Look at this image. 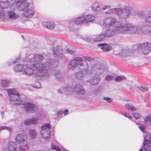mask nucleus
<instances>
[{
  "label": "nucleus",
  "instance_id": "obj_1",
  "mask_svg": "<svg viewBox=\"0 0 151 151\" xmlns=\"http://www.w3.org/2000/svg\"><path fill=\"white\" fill-rule=\"evenodd\" d=\"M27 61V62L26 59L24 61L25 66L23 74L31 76L34 74L35 71L36 78L38 79H47L51 75H54L58 80L59 79L60 72L57 70L51 71L49 70L50 65L49 62L34 64L29 63L28 60Z\"/></svg>",
  "mask_w": 151,
  "mask_h": 151
},
{
  "label": "nucleus",
  "instance_id": "obj_2",
  "mask_svg": "<svg viewBox=\"0 0 151 151\" xmlns=\"http://www.w3.org/2000/svg\"><path fill=\"white\" fill-rule=\"evenodd\" d=\"M78 68L88 76L93 74L99 76L108 70V69L105 66L98 63L92 64L91 68L89 69L88 63L86 61H83V59L82 61L79 62Z\"/></svg>",
  "mask_w": 151,
  "mask_h": 151
},
{
  "label": "nucleus",
  "instance_id": "obj_3",
  "mask_svg": "<svg viewBox=\"0 0 151 151\" xmlns=\"http://www.w3.org/2000/svg\"><path fill=\"white\" fill-rule=\"evenodd\" d=\"M6 90L7 92L8 95L9 96V100L11 104L17 106L22 104V101L20 98L19 94L16 89H6Z\"/></svg>",
  "mask_w": 151,
  "mask_h": 151
},
{
  "label": "nucleus",
  "instance_id": "obj_4",
  "mask_svg": "<svg viewBox=\"0 0 151 151\" xmlns=\"http://www.w3.org/2000/svg\"><path fill=\"white\" fill-rule=\"evenodd\" d=\"M119 24L121 34L138 33L139 32L140 29L138 26L130 24H123L122 23H119Z\"/></svg>",
  "mask_w": 151,
  "mask_h": 151
},
{
  "label": "nucleus",
  "instance_id": "obj_5",
  "mask_svg": "<svg viewBox=\"0 0 151 151\" xmlns=\"http://www.w3.org/2000/svg\"><path fill=\"white\" fill-rule=\"evenodd\" d=\"M27 137V135L24 133H21L16 136V141L20 143L19 145L20 150L24 151L29 148V144L26 141Z\"/></svg>",
  "mask_w": 151,
  "mask_h": 151
},
{
  "label": "nucleus",
  "instance_id": "obj_6",
  "mask_svg": "<svg viewBox=\"0 0 151 151\" xmlns=\"http://www.w3.org/2000/svg\"><path fill=\"white\" fill-rule=\"evenodd\" d=\"M132 9V8L129 5L124 6L122 8H118L117 15L120 19H126L130 16Z\"/></svg>",
  "mask_w": 151,
  "mask_h": 151
},
{
  "label": "nucleus",
  "instance_id": "obj_7",
  "mask_svg": "<svg viewBox=\"0 0 151 151\" xmlns=\"http://www.w3.org/2000/svg\"><path fill=\"white\" fill-rule=\"evenodd\" d=\"M106 38H109L117 34H121L119 23L118 22L115 28H107L104 32Z\"/></svg>",
  "mask_w": 151,
  "mask_h": 151
},
{
  "label": "nucleus",
  "instance_id": "obj_8",
  "mask_svg": "<svg viewBox=\"0 0 151 151\" xmlns=\"http://www.w3.org/2000/svg\"><path fill=\"white\" fill-rule=\"evenodd\" d=\"M51 126L49 123L44 124L41 127V135L45 139H48L50 136Z\"/></svg>",
  "mask_w": 151,
  "mask_h": 151
},
{
  "label": "nucleus",
  "instance_id": "obj_9",
  "mask_svg": "<svg viewBox=\"0 0 151 151\" xmlns=\"http://www.w3.org/2000/svg\"><path fill=\"white\" fill-rule=\"evenodd\" d=\"M23 107L25 111L31 113L36 112L38 109L37 106L32 102H27L24 103Z\"/></svg>",
  "mask_w": 151,
  "mask_h": 151
},
{
  "label": "nucleus",
  "instance_id": "obj_10",
  "mask_svg": "<svg viewBox=\"0 0 151 151\" xmlns=\"http://www.w3.org/2000/svg\"><path fill=\"white\" fill-rule=\"evenodd\" d=\"M118 22L121 23L120 22L117 21L115 18L110 17L106 18L104 20L103 25L104 27H106L113 26V28H115L116 24Z\"/></svg>",
  "mask_w": 151,
  "mask_h": 151
},
{
  "label": "nucleus",
  "instance_id": "obj_11",
  "mask_svg": "<svg viewBox=\"0 0 151 151\" xmlns=\"http://www.w3.org/2000/svg\"><path fill=\"white\" fill-rule=\"evenodd\" d=\"M83 60V58L79 57H76L73 58L69 63L68 65V70H73L76 68L78 66L79 62H81Z\"/></svg>",
  "mask_w": 151,
  "mask_h": 151
},
{
  "label": "nucleus",
  "instance_id": "obj_12",
  "mask_svg": "<svg viewBox=\"0 0 151 151\" xmlns=\"http://www.w3.org/2000/svg\"><path fill=\"white\" fill-rule=\"evenodd\" d=\"M26 60L29 61V63L34 64V61L36 62H41L44 59V57L42 55L40 54H38L35 55L32 54L29 55L28 58H26Z\"/></svg>",
  "mask_w": 151,
  "mask_h": 151
},
{
  "label": "nucleus",
  "instance_id": "obj_13",
  "mask_svg": "<svg viewBox=\"0 0 151 151\" xmlns=\"http://www.w3.org/2000/svg\"><path fill=\"white\" fill-rule=\"evenodd\" d=\"M140 47L142 53L147 55L151 51V43L145 42L140 44Z\"/></svg>",
  "mask_w": 151,
  "mask_h": 151
},
{
  "label": "nucleus",
  "instance_id": "obj_14",
  "mask_svg": "<svg viewBox=\"0 0 151 151\" xmlns=\"http://www.w3.org/2000/svg\"><path fill=\"white\" fill-rule=\"evenodd\" d=\"M74 89L70 86L61 87L58 90L59 93H63L67 95L72 94L74 92Z\"/></svg>",
  "mask_w": 151,
  "mask_h": 151
},
{
  "label": "nucleus",
  "instance_id": "obj_15",
  "mask_svg": "<svg viewBox=\"0 0 151 151\" xmlns=\"http://www.w3.org/2000/svg\"><path fill=\"white\" fill-rule=\"evenodd\" d=\"M143 145L145 150L151 151V134L147 135L144 138Z\"/></svg>",
  "mask_w": 151,
  "mask_h": 151
},
{
  "label": "nucleus",
  "instance_id": "obj_16",
  "mask_svg": "<svg viewBox=\"0 0 151 151\" xmlns=\"http://www.w3.org/2000/svg\"><path fill=\"white\" fill-rule=\"evenodd\" d=\"M73 89L74 91L78 95H84L85 93V89L81 84H76Z\"/></svg>",
  "mask_w": 151,
  "mask_h": 151
},
{
  "label": "nucleus",
  "instance_id": "obj_17",
  "mask_svg": "<svg viewBox=\"0 0 151 151\" xmlns=\"http://www.w3.org/2000/svg\"><path fill=\"white\" fill-rule=\"evenodd\" d=\"M41 115L37 116L36 118L33 117L31 118L27 119L24 122V124L26 125H30V124H34L38 123V121L40 119Z\"/></svg>",
  "mask_w": 151,
  "mask_h": 151
},
{
  "label": "nucleus",
  "instance_id": "obj_18",
  "mask_svg": "<svg viewBox=\"0 0 151 151\" xmlns=\"http://www.w3.org/2000/svg\"><path fill=\"white\" fill-rule=\"evenodd\" d=\"M63 52V50L61 47L57 46L54 47L53 53V55L55 58H61Z\"/></svg>",
  "mask_w": 151,
  "mask_h": 151
},
{
  "label": "nucleus",
  "instance_id": "obj_19",
  "mask_svg": "<svg viewBox=\"0 0 151 151\" xmlns=\"http://www.w3.org/2000/svg\"><path fill=\"white\" fill-rule=\"evenodd\" d=\"M17 147L16 144L12 142H10L9 143L8 149L4 147L3 148V151H17Z\"/></svg>",
  "mask_w": 151,
  "mask_h": 151
},
{
  "label": "nucleus",
  "instance_id": "obj_20",
  "mask_svg": "<svg viewBox=\"0 0 151 151\" xmlns=\"http://www.w3.org/2000/svg\"><path fill=\"white\" fill-rule=\"evenodd\" d=\"M84 23L93 22L95 19V16L91 14H83Z\"/></svg>",
  "mask_w": 151,
  "mask_h": 151
},
{
  "label": "nucleus",
  "instance_id": "obj_21",
  "mask_svg": "<svg viewBox=\"0 0 151 151\" xmlns=\"http://www.w3.org/2000/svg\"><path fill=\"white\" fill-rule=\"evenodd\" d=\"M140 29L144 33H151V25H147L146 24H143L140 27Z\"/></svg>",
  "mask_w": 151,
  "mask_h": 151
},
{
  "label": "nucleus",
  "instance_id": "obj_22",
  "mask_svg": "<svg viewBox=\"0 0 151 151\" xmlns=\"http://www.w3.org/2000/svg\"><path fill=\"white\" fill-rule=\"evenodd\" d=\"M42 24L44 27L51 29H53L55 26V23L51 21L43 22Z\"/></svg>",
  "mask_w": 151,
  "mask_h": 151
},
{
  "label": "nucleus",
  "instance_id": "obj_23",
  "mask_svg": "<svg viewBox=\"0 0 151 151\" xmlns=\"http://www.w3.org/2000/svg\"><path fill=\"white\" fill-rule=\"evenodd\" d=\"M100 78L99 77L93 76L91 79L88 80L87 82L90 83L93 85H96L98 84L100 81Z\"/></svg>",
  "mask_w": 151,
  "mask_h": 151
},
{
  "label": "nucleus",
  "instance_id": "obj_24",
  "mask_svg": "<svg viewBox=\"0 0 151 151\" xmlns=\"http://www.w3.org/2000/svg\"><path fill=\"white\" fill-rule=\"evenodd\" d=\"M30 3L27 2L24 4H20L17 5L18 9L20 11H25L28 9Z\"/></svg>",
  "mask_w": 151,
  "mask_h": 151
},
{
  "label": "nucleus",
  "instance_id": "obj_25",
  "mask_svg": "<svg viewBox=\"0 0 151 151\" xmlns=\"http://www.w3.org/2000/svg\"><path fill=\"white\" fill-rule=\"evenodd\" d=\"M97 46L100 47L101 49L104 52L109 51L112 49L111 47L108 46L107 44L105 43L99 44Z\"/></svg>",
  "mask_w": 151,
  "mask_h": 151
},
{
  "label": "nucleus",
  "instance_id": "obj_26",
  "mask_svg": "<svg viewBox=\"0 0 151 151\" xmlns=\"http://www.w3.org/2000/svg\"><path fill=\"white\" fill-rule=\"evenodd\" d=\"M35 13L34 12L32 9H26L23 12V15L26 17H32Z\"/></svg>",
  "mask_w": 151,
  "mask_h": 151
},
{
  "label": "nucleus",
  "instance_id": "obj_27",
  "mask_svg": "<svg viewBox=\"0 0 151 151\" xmlns=\"http://www.w3.org/2000/svg\"><path fill=\"white\" fill-rule=\"evenodd\" d=\"M91 6L92 10L94 12H98L102 10L101 7L96 2L93 3Z\"/></svg>",
  "mask_w": 151,
  "mask_h": 151
},
{
  "label": "nucleus",
  "instance_id": "obj_28",
  "mask_svg": "<svg viewBox=\"0 0 151 151\" xmlns=\"http://www.w3.org/2000/svg\"><path fill=\"white\" fill-rule=\"evenodd\" d=\"M106 38L104 32H102L93 38V40L94 42H99L104 40Z\"/></svg>",
  "mask_w": 151,
  "mask_h": 151
},
{
  "label": "nucleus",
  "instance_id": "obj_29",
  "mask_svg": "<svg viewBox=\"0 0 151 151\" xmlns=\"http://www.w3.org/2000/svg\"><path fill=\"white\" fill-rule=\"evenodd\" d=\"M7 18L11 20L15 19L18 17V16L12 11H9L7 13Z\"/></svg>",
  "mask_w": 151,
  "mask_h": 151
},
{
  "label": "nucleus",
  "instance_id": "obj_30",
  "mask_svg": "<svg viewBox=\"0 0 151 151\" xmlns=\"http://www.w3.org/2000/svg\"><path fill=\"white\" fill-rule=\"evenodd\" d=\"M25 64L24 65H18L15 67L14 70L16 72H23V73L25 69Z\"/></svg>",
  "mask_w": 151,
  "mask_h": 151
},
{
  "label": "nucleus",
  "instance_id": "obj_31",
  "mask_svg": "<svg viewBox=\"0 0 151 151\" xmlns=\"http://www.w3.org/2000/svg\"><path fill=\"white\" fill-rule=\"evenodd\" d=\"M81 70L77 72L75 74V78L77 79L81 80L84 76V74Z\"/></svg>",
  "mask_w": 151,
  "mask_h": 151
},
{
  "label": "nucleus",
  "instance_id": "obj_32",
  "mask_svg": "<svg viewBox=\"0 0 151 151\" xmlns=\"http://www.w3.org/2000/svg\"><path fill=\"white\" fill-rule=\"evenodd\" d=\"M124 107L126 109L132 112L135 111L137 110V109L130 103L126 104L124 106Z\"/></svg>",
  "mask_w": 151,
  "mask_h": 151
},
{
  "label": "nucleus",
  "instance_id": "obj_33",
  "mask_svg": "<svg viewBox=\"0 0 151 151\" xmlns=\"http://www.w3.org/2000/svg\"><path fill=\"white\" fill-rule=\"evenodd\" d=\"M1 6L3 9L8 8L10 5V3L8 0H5L0 2Z\"/></svg>",
  "mask_w": 151,
  "mask_h": 151
},
{
  "label": "nucleus",
  "instance_id": "obj_34",
  "mask_svg": "<svg viewBox=\"0 0 151 151\" xmlns=\"http://www.w3.org/2000/svg\"><path fill=\"white\" fill-rule=\"evenodd\" d=\"M83 15L75 19L74 21V23L76 24H79L82 23H84V19Z\"/></svg>",
  "mask_w": 151,
  "mask_h": 151
},
{
  "label": "nucleus",
  "instance_id": "obj_35",
  "mask_svg": "<svg viewBox=\"0 0 151 151\" xmlns=\"http://www.w3.org/2000/svg\"><path fill=\"white\" fill-rule=\"evenodd\" d=\"M37 131L34 129H31L29 132V135L31 138H35L37 135Z\"/></svg>",
  "mask_w": 151,
  "mask_h": 151
},
{
  "label": "nucleus",
  "instance_id": "obj_36",
  "mask_svg": "<svg viewBox=\"0 0 151 151\" xmlns=\"http://www.w3.org/2000/svg\"><path fill=\"white\" fill-rule=\"evenodd\" d=\"M1 86L4 87H7L9 86L10 84V81L6 80H2L1 82Z\"/></svg>",
  "mask_w": 151,
  "mask_h": 151
},
{
  "label": "nucleus",
  "instance_id": "obj_37",
  "mask_svg": "<svg viewBox=\"0 0 151 151\" xmlns=\"http://www.w3.org/2000/svg\"><path fill=\"white\" fill-rule=\"evenodd\" d=\"M118 8H114L110 9L109 11L106 12V14H115L117 15Z\"/></svg>",
  "mask_w": 151,
  "mask_h": 151
},
{
  "label": "nucleus",
  "instance_id": "obj_38",
  "mask_svg": "<svg viewBox=\"0 0 151 151\" xmlns=\"http://www.w3.org/2000/svg\"><path fill=\"white\" fill-rule=\"evenodd\" d=\"M126 78L123 76H118L114 79V81L116 82H119L123 80H125Z\"/></svg>",
  "mask_w": 151,
  "mask_h": 151
},
{
  "label": "nucleus",
  "instance_id": "obj_39",
  "mask_svg": "<svg viewBox=\"0 0 151 151\" xmlns=\"http://www.w3.org/2000/svg\"><path fill=\"white\" fill-rule=\"evenodd\" d=\"M6 12L5 10H3L0 11V19H7V17L6 16Z\"/></svg>",
  "mask_w": 151,
  "mask_h": 151
},
{
  "label": "nucleus",
  "instance_id": "obj_40",
  "mask_svg": "<svg viewBox=\"0 0 151 151\" xmlns=\"http://www.w3.org/2000/svg\"><path fill=\"white\" fill-rule=\"evenodd\" d=\"M114 76L108 75L105 77V80L106 81H110L114 79Z\"/></svg>",
  "mask_w": 151,
  "mask_h": 151
},
{
  "label": "nucleus",
  "instance_id": "obj_41",
  "mask_svg": "<svg viewBox=\"0 0 151 151\" xmlns=\"http://www.w3.org/2000/svg\"><path fill=\"white\" fill-rule=\"evenodd\" d=\"M27 0H16L15 2L16 4V5H18V4H24L25 3L27 2H26Z\"/></svg>",
  "mask_w": 151,
  "mask_h": 151
},
{
  "label": "nucleus",
  "instance_id": "obj_42",
  "mask_svg": "<svg viewBox=\"0 0 151 151\" xmlns=\"http://www.w3.org/2000/svg\"><path fill=\"white\" fill-rule=\"evenodd\" d=\"M145 22L151 24V16H147L145 17Z\"/></svg>",
  "mask_w": 151,
  "mask_h": 151
},
{
  "label": "nucleus",
  "instance_id": "obj_43",
  "mask_svg": "<svg viewBox=\"0 0 151 151\" xmlns=\"http://www.w3.org/2000/svg\"><path fill=\"white\" fill-rule=\"evenodd\" d=\"M140 46V44L134 45L133 46L132 49L134 50H137L141 49Z\"/></svg>",
  "mask_w": 151,
  "mask_h": 151
},
{
  "label": "nucleus",
  "instance_id": "obj_44",
  "mask_svg": "<svg viewBox=\"0 0 151 151\" xmlns=\"http://www.w3.org/2000/svg\"><path fill=\"white\" fill-rule=\"evenodd\" d=\"M133 115L136 119H139L141 116V114L139 113H133Z\"/></svg>",
  "mask_w": 151,
  "mask_h": 151
},
{
  "label": "nucleus",
  "instance_id": "obj_45",
  "mask_svg": "<svg viewBox=\"0 0 151 151\" xmlns=\"http://www.w3.org/2000/svg\"><path fill=\"white\" fill-rule=\"evenodd\" d=\"M41 85L40 83L39 82H36L35 85L33 86L35 88H40L41 87Z\"/></svg>",
  "mask_w": 151,
  "mask_h": 151
},
{
  "label": "nucleus",
  "instance_id": "obj_46",
  "mask_svg": "<svg viewBox=\"0 0 151 151\" xmlns=\"http://www.w3.org/2000/svg\"><path fill=\"white\" fill-rule=\"evenodd\" d=\"M104 100H106L108 103H110L112 101V100L109 97H104L103 98Z\"/></svg>",
  "mask_w": 151,
  "mask_h": 151
},
{
  "label": "nucleus",
  "instance_id": "obj_47",
  "mask_svg": "<svg viewBox=\"0 0 151 151\" xmlns=\"http://www.w3.org/2000/svg\"><path fill=\"white\" fill-rule=\"evenodd\" d=\"M4 130H7L10 132H11L12 131V129L10 127L8 126H4Z\"/></svg>",
  "mask_w": 151,
  "mask_h": 151
},
{
  "label": "nucleus",
  "instance_id": "obj_48",
  "mask_svg": "<svg viewBox=\"0 0 151 151\" xmlns=\"http://www.w3.org/2000/svg\"><path fill=\"white\" fill-rule=\"evenodd\" d=\"M138 88L141 91H146L148 90L147 88H145L144 86L139 87Z\"/></svg>",
  "mask_w": 151,
  "mask_h": 151
},
{
  "label": "nucleus",
  "instance_id": "obj_49",
  "mask_svg": "<svg viewBox=\"0 0 151 151\" xmlns=\"http://www.w3.org/2000/svg\"><path fill=\"white\" fill-rule=\"evenodd\" d=\"M145 120L146 121L151 122V115L146 117L145 119Z\"/></svg>",
  "mask_w": 151,
  "mask_h": 151
},
{
  "label": "nucleus",
  "instance_id": "obj_50",
  "mask_svg": "<svg viewBox=\"0 0 151 151\" xmlns=\"http://www.w3.org/2000/svg\"><path fill=\"white\" fill-rule=\"evenodd\" d=\"M66 51L67 52L69 53L70 54H73L75 52V51L74 50H72L69 49H67L66 50Z\"/></svg>",
  "mask_w": 151,
  "mask_h": 151
},
{
  "label": "nucleus",
  "instance_id": "obj_51",
  "mask_svg": "<svg viewBox=\"0 0 151 151\" xmlns=\"http://www.w3.org/2000/svg\"><path fill=\"white\" fill-rule=\"evenodd\" d=\"M82 39L84 40L87 42H90V39L87 37H82Z\"/></svg>",
  "mask_w": 151,
  "mask_h": 151
},
{
  "label": "nucleus",
  "instance_id": "obj_52",
  "mask_svg": "<svg viewBox=\"0 0 151 151\" xmlns=\"http://www.w3.org/2000/svg\"><path fill=\"white\" fill-rule=\"evenodd\" d=\"M84 59L85 60V61H90L92 60V58L91 57L88 56L85 57Z\"/></svg>",
  "mask_w": 151,
  "mask_h": 151
},
{
  "label": "nucleus",
  "instance_id": "obj_53",
  "mask_svg": "<svg viewBox=\"0 0 151 151\" xmlns=\"http://www.w3.org/2000/svg\"><path fill=\"white\" fill-rule=\"evenodd\" d=\"M51 146L52 149V150H56L57 151V149H58V148H57L55 145L53 143H52Z\"/></svg>",
  "mask_w": 151,
  "mask_h": 151
},
{
  "label": "nucleus",
  "instance_id": "obj_54",
  "mask_svg": "<svg viewBox=\"0 0 151 151\" xmlns=\"http://www.w3.org/2000/svg\"><path fill=\"white\" fill-rule=\"evenodd\" d=\"M110 6L109 5H106L105 6H104L103 7H101L102 9L103 10H104L106 9H108L109 8H110Z\"/></svg>",
  "mask_w": 151,
  "mask_h": 151
},
{
  "label": "nucleus",
  "instance_id": "obj_55",
  "mask_svg": "<svg viewBox=\"0 0 151 151\" xmlns=\"http://www.w3.org/2000/svg\"><path fill=\"white\" fill-rule=\"evenodd\" d=\"M57 115L60 116H62V115L63 114V112L62 111H58L57 113Z\"/></svg>",
  "mask_w": 151,
  "mask_h": 151
},
{
  "label": "nucleus",
  "instance_id": "obj_56",
  "mask_svg": "<svg viewBox=\"0 0 151 151\" xmlns=\"http://www.w3.org/2000/svg\"><path fill=\"white\" fill-rule=\"evenodd\" d=\"M140 129L143 132H144L145 129L144 127L142 126H140L139 127Z\"/></svg>",
  "mask_w": 151,
  "mask_h": 151
},
{
  "label": "nucleus",
  "instance_id": "obj_57",
  "mask_svg": "<svg viewBox=\"0 0 151 151\" xmlns=\"http://www.w3.org/2000/svg\"><path fill=\"white\" fill-rule=\"evenodd\" d=\"M68 110H65V111L63 112V114H64V115L65 116L68 114Z\"/></svg>",
  "mask_w": 151,
  "mask_h": 151
},
{
  "label": "nucleus",
  "instance_id": "obj_58",
  "mask_svg": "<svg viewBox=\"0 0 151 151\" xmlns=\"http://www.w3.org/2000/svg\"><path fill=\"white\" fill-rule=\"evenodd\" d=\"M126 117H128V118L130 119H131L132 117V116L129 114H127Z\"/></svg>",
  "mask_w": 151,
  "mask_h": 151
},
{
  "label": "nucleus",
  "instance_id": "obj_59",
  "mask_svg": "<svg viewBox=\"0 0 151 151\" xmlns=\"http://www.w3.org/2000/svg\"><path fill=\"white\" fill-rule=\"evenodd\" d=\"M4 126H0V131H1L2 130H4Z\"/></svg>",
  "mask_w": 151,
  "mask_h": 151
},
{
  "label": "nucleus",
  "instance_id": "obj_60",
  "mask_svg": "<svg viewBox=\"0 0 151 151\" xmlns=\"http://www.w3.org/2000/svg\"><path fill=\"white\" fill-rule=\"evenodd\" d=\"M121 113L124 116H126L127 115V114L126 113H123L122 112H121Z\"/></svg>",
  "mask_w": 151,
  "mask_h": 151
},
{
  "label": "nucleus",
  "instance_id": "obj_61",
  "mask_svg": "<svg viewBox=\"0 0 151 151\" xmlns=\"http://www.w3.org/2000/svg\"><path fill=\"white\" fill-rule=\"evenodd\" d=\"M21 59V57L20 56H19L16 59V60H20Z\"/></svg>",
  "mask_w": 151,
  "mask_h": 151
},
{
  "label": "nucleus",
  "instance_id": "obj_62",
  "mask_svg": "<svg viewBox=\"0 0 151 151\" xmlns=\"http://www.w3.org/2000/svg\"><path fill=\"white\" fill-rule=\"evenodd\" d=\"M16 62V61H12V64H14V63H15Z\"/></svg>",
  "mask_w": 151,
  "mask_h": 151
},
{
  "label": "nucleus",
  "instance_id": "obj_63",
  "mask_svg": "<svg viewBox=\"0 0 151 151\" xmlns=\"http://www.w3.org/2000/svg\"><path fill=\"white\" fill-rule=\"evenodd\" d=\"M139 151H144L142 148H141Z\"/></svg>",
  "mask_w": 151,
  "mask_h": 151
},
{
  "label": "nucleus",
  "instance_id": "obj_64",
  "mask_svg": "<svg viewBox=\"0 0 151 151\" xmlns=\"http://www.w3.org/2000/svg\"><path fill=\"white\" fill-rule=\"evenodd\" d=\"M9 62H8V65H11V64H9Z\"/></svg>",
  "mask_w": 151,
  "mask_h": 151
}]
</instances>
